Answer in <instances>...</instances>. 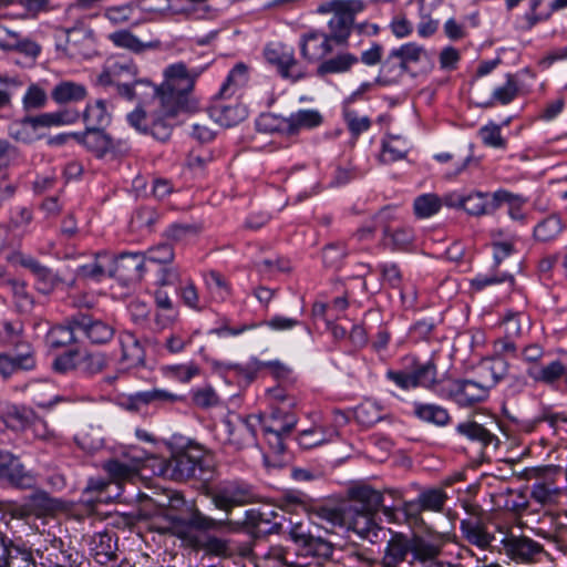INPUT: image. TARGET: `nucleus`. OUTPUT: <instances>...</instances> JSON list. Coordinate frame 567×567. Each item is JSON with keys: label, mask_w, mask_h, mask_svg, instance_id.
<instances>
[{"label": "nucleus", "mask_w": 567, "mask_h": 567, "mask_svg": "<svg viewBox=\"0 0 567 567\" xmlns=\"http://www.w3.org/2000/svg\"><path fill=\"white\" fill-rule=\"evenodd\" d=\"M78 275L82 278L100 281L111 277V255L107 251H100L95 259L78 268Z\"/></svg>", "instance_id": "nucleus-40"}, {"label": "nucleus", "mask_w": 567, "mask_h": 567, "mask_svg": "<svg viewBox=\"0 0 567 567\" xmlns=\"http://www.w3.org/2000/svg\"><path fill=\"white\" fill-rule=\"evenodd\" d=\"M404 524L410 528H421L425 522L423 518L424 509L421 506L419 497L412 501H403L401 505Z\"/></svg>", "instance_id": "nucleus-57"}, {"label": "nucleus", "mask_w": 567, "mask_h": 567, "mask_svg": "<svg viewBox=\"0 0 567 567\" xmlns=\"http://www.w3.org/2000/svg\"><path fill=\"white\" fill-rule=\"evenodd\" d=\"M210 117L221 126L230 127L245 120L247 111L239 104H225L216 102L210 107Z\"/></svg>", "instance_id": "nucleus-35"}, {"label": "nucleus", "mask_w": 567, "mask_h": 567, "mask_svg": "<svg viewBox=\"0 0 567 567\" xmlns=\"http://www.w3.org/2000/svg\"><path fill=\"white\" fill-rule=\"evenodd\" d=\"M565 223L558 214H551L539 220L533 229V238L539 244H550L555 241L563 230Z\"/></svg>", "instance_id": "nucleus-32"}, {"label": "nucleus", "mask_w": 567, "mask_h": 567, "mask_svg": "<svg viewBox=\"0 0 567 567\" xmlns=\"http://www.w3.org/2000/svg\"><path fill=\"white\" fill-rule=\"evenodd\" d=\"M249 81V70L245 63H237L228 73L225 82L221 84L218 96L227 99L233 96L239 89L246 86Z\"/></svg>", "instance_id": "nucleus-41"}, {"label": "nucleus", "mask_w": 567, "mask_h": 567, "mask_svg": "<svg viewBox=\"0 0 567 567\" xmlns=\"http://www.w3.org/2000/svg\"><path fill=\"white\" fill-rule=\"evenodd\" d=\"M285 117L282 123L287 137L298 136L302 131L313 130L323 123L322 114L315 109H301Z\"/></svg>", "instance_id": "nucleus-24"}, {"label": "nucleus", "mask_w": 567, "mask_h": 567, "mask_svg": "<svg viewBox=\"0 0 567 567\" xmlns=\"http://www.w3.org/2000/svg\"><path fill=\"white\" fill-rule=\"evenodd\" d=\"M518 93L516 81L512 75H507V81L504 85L496 87L491 96V101L487 103L488 106H493L496 103L506 105L511 103Z\"/></svg>", "instance_id": "nucleus-61"}, {"label": "nucleus", "mask_w": 567, "mask_h": 567, "mask_svg": "<svg viewBox=\"0 0 567 567\" xmlns=\"http://www.w3.org/2000/svg\"><path fill=\"white\" fill-rule=\"evenodd\" d=\"M154 473L176 482H184L196 476L200 470V455H194L189 449L172 454L168 460L153 457Z\"/></svg>", "instance_id": "nucleus-12"}, {"label": "nucleus", "mask_w": 567, "mask_h": 567, "mask_svg": "<svg viewBox=\"0 0 567 567\" xmlns=\"http://www.w3.org/2000/svg\"><path fill=\"white\" fill-rule=\"evenodd\" d=\"M258 417L233 415L224 419L217 437L226 450L238 452L257 445Z\"/></svg>", "instance_id": "nucleus-7"}, {"label": "nucleus", "mask_w": 567, "mask_h": 567, "mask_svg": "<svg viewBox=\"0 0 567 567\" xmlns=\"http://www.w3.org/2000/svg\"><path fill=\"white\" fill-rule=\"evenodd\" d=\"M266 61L277 69L278 74L292 83L307 76V72L295 56L293 48L281 42H271L264 49Z\"/></svg>", "instance_id": "nucleus-13"}, {"label": "nucleus", "mask_w": 567, "mask_h": 567, "mask_svg": "<svg viewBox=\"0 0 567 567\" xmlns=\"http://www.w3.org/2000/svg\"><path fill=\"white\" fill-rule=\"evenodd\" d=\"M204 281L214 300L223 302L231 296V287L220 272L216 270L205 272Z\"/></svg>", "instance_id": "nucleus-48"}, {"label": "nucleus", "mask_w": 567, "mask_h": 567, "mask_svg": "<svg viewBox=\"0 0 567 567\" xmlns=\"http://www.w3.org/2000/svg\"><path fill=\"white\" fill-rule=\"evenodd\" d=\"M208 495L216 508L227 513L252 503L257 496L254 487L241 480L224 481L213 487Z\"/></svg>", "instance_id": "nucleus-11"}, {"label": "nucleus", "mask_w": 567, "mask_h": 567, "mask_svg": "<svg viewBox=\"0 0 567 567\" xmlns=\"http://www.w3.org/2000/svg\"><path fill=\"white\" fill-rule=\"evenodd\" d=\"M151 458L153 460V456L150 452L131 445L120 456L107 461L103 467L117 484L134 483L140 480L145 462Z\"/></svg>", "instance_id": "nucleus-9"}, {"label": "nucleus", "mask_w": 567, "mask_h": 567, "mask_svg": "<svg viewBox=\"0 0 567 567\" xmlns=\"http://www.w3.org/2000/svg\"><path fill=\"white\" fill-rule=\"evenodd\" d=\"M138 66L128 58H115L106 62L102 73L99 75V83L103 86H114L121 95V86L130 85L138 75Z\"/></svg>", "instance_id": "nucleus-18"}, {"label": "nucleus", "mask_w": 567, "mask_h": 567, "mask_svg": "<svg viewBox=\"0 0 567 567\" xmlns=\"http://www.w3.org/2000/svg\"><path fill=\"white\" fill-rule=\"evenodd\" d=\"M403 361L410 372L389 369L385 372L386 380L404 391L424 388L436 393L442 384L437 380V368L432 359L421 362L415 355H406Z\"/></svg>", "instance_id": "nucleus-4"}, {"label": "nucleus", "mask_w": 567, "mask_h": 567, "mask_svg": "<svg viewBox=\"0 0 567 567\" xmlns=\"http://www.w3.org/2000/svg\"><path fill=\"white\" fill-rule=\"evenodd\" d=\"M177 295L186 307L197 312L204 310L205 306L200 301L197 288L192 280H186L185 282L181 284V286L177 288Z\"/></svg>", "instance_id": "nucleus-64"}, {"label": "nucleus", "mask_w": 567, "mask_h": 567, "mask_svg": "<svg viewBox=\"0 0 567 567\" xmlns=\"http://www.w3.org/2000/svg\"><path fill=\"white\" fill-rule=\"evenodd\" d=\"M80 117L85 128H106L112 122V113L103 99L87 102Z\"/></svg>", "instance_id": "nucleus-30"}, {"label": "nucleus", "mask_w": 567, "mask_h": 567, "mask_svg": "<svg viewBox=\"0 0 567 567\" xmlns=\"http://www.w3.org/2000/svg\"><path fill=\"white\" fill-rule=\"evenodd\" d=\"M383 244L392 250H408L414 241L412 227L398 224L391 228H384Z\"/></svg>", "instance_id": "nucleus-37"}, {"label": "nucleus", "mask_w": 567, "mask_h": 567, "mask_svg": "<svg viewBox=\"0 0 567 567\" xmlns=\"http://www.w3.org/2000/svg\"><path fill=\"white\" fill-rule=\"evenodd\" d=\"M200 372L199 365L194 361L164 367L165 375L182 383L190 382L194 378L198 377Z\"/></svg>", "instance_id": "nucleus-55"}, {"label": "nucleus", "mask_w": 567, "mask_h": 567, "mask_svg": "<svg viewBox=\"0 0 567 567\" xmlns=\"http://www.w3.org/2000/svg\"><path fill=\"white\" fill-rule=\"evenodd\" d=\"M507 282L509 287L514 285V277L506 272L477 274L470 281V286L475 291H482L486 287Z\"/></svg>", "instance_id": "nucleus-56"}, {"label": "nucleus", "mask_w": 567, "mask_h": 567, "mask_svg": "<svg viewBox=\"0 0 567 567\" xmlns=\"http://www.w3.org/2000/svg\"><path fill=\"white\" fill-rule=\"evenodd\" d=\"M478 136L485 146L493 148H506L507 141L502 136L501 126L496 123H488L478 131Z\"/></svg>", "instance_id": "nucleus-60"}, {"label": "nucleus", "mask_w": 567, "mask_h": 567, "mask_svg": "<svg viewBox=\"0 0 567 567\" xmlns=\"http://www.w3.org/2000/svg\"><path fill=\"white\" fill-rule=\"evenodd\" d=\"M37 116H25L21 120L12 122L8 127V135L16 142L30 144L41 138L38 130L42 127Z\"/></svg>", "instance_id": "nucleus-33"}, {"label": "nucleus", "mask_w": 567, "mask_h": 567, "mask_svg": "<svg viewBox=\"0 0 567 567\" xmlns=\"http://www.w3.org/2000/svg\"><path fill=\"white\" fill-rule=\"evenodd\" d=\"M424 512L441 513L449 499L447 493L441 487L422 488L417 494Z\"/></svg>", "instance_id": "nucleus-50"}, {"label": "nucleus", "mask_w": 567, "mask_h": 567, "mask_svg": "<svg viewBox=\"0 0 567 567\" xmlns=\"http://www.w3.org/2000/svg\"><path fill=\"white\" fill-rule=\"evenodd\" d=\"M413 414L420 421L443 427L451 423L449 411L435 403L413 402Z\"/></svg>", "instance_id": "nucleus-34"}, {"label": "nucleus", "mask_w": 567, "mask_h": 567, "mask_svg": "<svg viewBox=\"0 0 567 567\" xmlns=\"http://www.w3.org/2000/svg\"><path fill=\"white\" fill-rule=\"evenodd\" d=\"M109 39L116 48L128 50L135 54H141L146 50L157 49L161 44L158 40L143 42L128 30L112 32Z\"/></svg>", "instance_id": "nucleus-36"}, {"label": "nucleus", "mask_w": 567, "mask_h": 567, "mask_svg": "<svg viewBox=\"0 0 567 567\" xmlns=\"http://www.w3.org/2000/svg\"><path fill=\"white\" fill-rule=\"evenodd\" d=\"M375 513L358 509H326V517L333 526H346L360 538L374 544L385 536V530L374 519Z\"/></svg>", "instance_id": "nucleus-5"}, {"label": "nucleus", "mask_w": 567, "mask_h": 567, "mask_svg": "<svg viewBox=\"0 0 567 567\" xmlns=\"http://www.w3.org/2000/svg\"><path fill=\"white\" fill-rule=\"evenodd\" d=\"M429 60L426 49L416 42H406L392 48L384 56L374 83L380 86L398 84L411 66Z\"/></svg>", "instance_id": "nucleus-2"}, {"label": "nucleus", "mask_w": 567, "mask_h": 567, "mask_svg": "<svg viewBox=\"0 0 567 567\" xmlns=\"http://www.w3.org/2000/svg\"><path fill=\"white\" fill-rule=\"evenodd\" d=\"M145 264L143 252H122L117 257L111 256V277L125 285L138 282L146 271Z\"/></svg>", "instance_id": "nucleus-20"}, {"label": "nucleus", "mask_w": 567, "mask_h": 567, "mask_svg": "<svg viewBox=\"0 0 567 567\" xmlns=\"http://www.w3.org/2000/svg\"><path fill=\"white\" fill-rule=\"evenodd\" d=\"M364 9L363 0H329L319 7L320 13H332L323 33L333 45L348 47L355 16Z\"/></svg>", "instance_id": "nucleus-3"}, {"label": "nucleus", "mask_w": 567, "mask_h": 567, "mask_svg": "<svg viewBox=\"0 0 567 567\" xmlns=\"http://www.w3.org/2000/svg\"><path fill=\"white\" fill-rule=\"evenodd\" d=\"M424 539L425 537L414 533L408 535L390 530V538L380 560L381 567H402V564L408 560V556L411 555L412 558L419 544Z\"/></svg>", "instance_id": "nucleus-15"}, {"label": "nucleus", "mask_w": 567, "mask_h": 567, "mask_svg": "<svg viewBox=\"0 0 567 567\" xmlns=\"http://www.w3.org/2000/svg\"><path fill=\"white\" fill-rule=\"evenodd\" d=\"M506 204L508 209L507 214L514 221L520 224L527 223V215L524 207L527 204V198L523 195L514 194L507 189H497L491 196V209L497 210L502 205Z\"/></svg>", "instance_id": "nucleus-25"}, {"label": "nucleus", "mask_w": 567, "mask_h": 567, "mask_svg": "<svg viewBox=\"0 0 567 567\" xmlns=\"http://www.w3.org/2000/svg\"><path fill=\"white\" fill-rule=\"evenodd\" d=\"M463 537L472 545L486 549L494 540V536L487 532L484 524L474 519H463L460 524Z\"/></svg>", "instance_id": "nucleus-38"}, {"label": "nucleus", "mask_w": 567, "mask_h": 567, "mask_svg": "<svg viewBox=\"0 0 567 567\" xmlns=\"http://www.w3.org/2000/svg\"><path fill=\"white\" fill-rule=\"evenodd\" d=\"M117 542L110 532L96 533L91 542V553L100 565H106L116 558Z\"/></svg>", "instance_id": "nucleus-31"}, {"label": "nucleus", "mask_w": 567, "mask_h": 567, "mask_svg": "<svg viewBox=\"0 0 567 567\" xmlns=\"http://www.w3.org/2000/svg\"><path fill=\"white\" fill-rule=\"evenodd\" d=\"M350 504L344 509L377 513L383 504V494L369 485H357L349 489Z\"/></svg>", "instance_id": "nucleus-26"}, {"label": "nucleus", "mask_w": 567, "mask_h": 567, "mask_svg": "<svg viewBox=\"0 0 567 567\" xmlns=\"http://www.w3.org/2000/svg\"><path fill=\"white\" fill-rule=\"evenodd\" d=\"M385 56V48L378 41H372L370 47L364 49L360 55L343 49L326 61L319 69L320 74H346L353 70L360 62L374 68L381 65Z\"/></svg>", "instance_id": "nucleus-8"}, {"label": "nucleus", "mask_w": 567, "mask_h": 567, "mask_svg": "<svg viewBox=\"0 0 567 567\" xmlns=\"http://www.w3.org/2000/svg\"><path fill=\"white\" fill-rule=\"evenodd\" d=\"M71 137L97 158H103L115 147L113 138L105 128H85L83 132L72 133Z\"/></svg>", "instance_id": "nucleus-22"}, {"label": "nucleus", "mask_w": 567, "mask_h": 567, "mask_svg": "<svg viewBox=\"0 0 567 567\" xmlns=\"http://www.w3.org/2000/svg\"><path fill=\"white\" fill-rule=\"evenodd\" d=\"M362 175L363 173L352 161H344L336 166L330 185L336 187L344 186L348 183L360 178Z\"/></svg>", "instance_id": "nucleus-54"}, {"label": "nucleus", "mask_w": 567, "mask_h": 567, "mask_svg": "<svg viewBox=\"0 0 567 567\" xmlns=\"http://www.w3.org/2000/svg\"><path fill=\"white\" fill-rule=\"evenodd\" d=\"M269 409L279 408L292 411L298 404V396L293 388H286L281 384L267 390Z\"/></svg>", "instance_id": "nucleus-43"}, {"label": "nucleus", "mask_w": 567, "mask_h": 567, "mask_svg": "<svg viewBox=\"0 0 567 567\" xmlns=\"http://www.w3.org/2000/svg\"><path fill=\"white\" fill-rule=\"evenodd\" d=\"M32 220L33 212L30 207L16 206L10 210L9 227L13 230L25 234Z\"/></svg>", "instance_id": "nucleus-62"}, {"label": "nucleus", "mask_w": 567, "mask_h": 567, "mask_svg": "<svg viewBox=\"0 0 567 567\" xmlns=\"http://www.w3.org/2000/svg\"><path fill=\"white\" fill-rule=\"evenodd\" d=\"M409 152L408 143L400 136H388L382 141L381 162L391 164L403 159Z\"/></svg>", "instance_id": "nucleus-49"}, {"label": "nucleus", "mask_w": 567, "mask_h": 567, "mask_svg": "<svg viewBox=\"0 0 567 567\" xmlns=\"http://www.w3.org/2000/svg\"><path fill=\"white\" fill-rule=\"evenodd\" d=\"M58 56L75 61L85 60L95 53L93 31L87 28H72L63 31L55 43Z\"/></svg>", "instance_id": "nucleus-10"}, {"label": "nucleus", "mask_w": 567, "mask_h": 567, "mask_svg": "<svg viewBox=\"0 0 567 567\" xmlns=\"http://www.w3.org/2000/svg\"><path fill=\"white\" fill-rule=\"evenodd\" d=\"M501 544L506 557L517 564H538L546 555L540 543L526 536L509 534L501 540Z\"/></svg>", "instance_id": "nucleus-16"}, {"label": "nucleus", "mask_w": 567, "mask_h": 567, "mask_svg": "<svg viewBox=\"0 0 567 567\" xmlns=\"http://www.w3.org/2000/svg\"><path fill=\"white\" fill-rule=\"evenodd\" d=\"M0 553V567H37L32 550L25 546L16 545L6 538Z\"/></svg>", "instance_id": "nucleus-29"}, {"label": "nucleus", "mask_w": 567, "mask_h": 567, "mask_svg": "<svg viewBox=\"0 0 567 567\" xmlns=\"http://www.w3.org/2000/svg\"><path fill=\"white\" fill-rule=\"evenodd\" d=\"M199 72L188 70L184 63L168 65L161 86L147 79H134L121 86V97L137 101L136 107L126 115L131 127L141 134L167 142L181 112H194L197 102L192 92Z\"/></svg>", "instance_id": "nucleus-1"}, {"label": "nucleus", "mask_w": 567, "mask_h": 567, "mask_svg": "<svg viewBox=\"0 0 567 567\" xmlns=\"http://www.w3.org/2000/svg\"><path fill=\"white\" fill-rule=\"evenodd\" d=\"M80 113L74 109H64L56 112L42 113L38 115V123L42 127L62 126L75 123Z\"/></svg>", "instance_id": "nucleus-52"}, {"label": "nucleus", "mask_w": 567, "mask_h": 567, "mask_svg": "<svg viewBox=\"0 0 567 567\" xmlns=\"http://www.w3.org/2000/svg\"><path fill=\"white\" fill-rule=\"evenodd\" d=\"M481 369L483 372V380L481 382L486 386L487 393H489V390L504 379L507 371V363L504 361H495L483 364Z\"/></svg>", "instance_id": "nucleus-58"}, {"label": "nucleus", "mask_w": 567, "mask_h": 567, "mask_svg": "<svg viewBox=\"0 0 567 567\" xmlns=\"http://www.w3.org/2000/svg\"><path fill=\"white\" fill-rule=\"evenodd\" d=\"M0 480L20 489H30L37 485V476L25 470L19 456L7 450H0Z\"/></svg>", "instance_id": "nucleus-17"}, {"label": "nucleus", "mask_w": 567, "mask_h": 567, "mask_svg": "<svg viewBox=\"0 0 567 567\" xmlns=\"http://www.w3.org/2000/svg\"><path fill=\"white\" fill-rule=\"evenodd\" d=\"M442 208L441 197L434 193L422 194L413 202V210L417 218H429Z\"/></svg>", "instance_id": "nucleus-53"}, {"label": "nucleus", "mask_w": 567, "mask_h": 567, "mask_svg": "<svg viewBox=\"0 0 567 567\" xmlns=\"http://www.w3.org/2000/svg\"><path fill=\"white\" fill-rule=\"evenodd\" d=\"M79 331L73 327V316L66 326H55L47 334V342L51 348L66 347L78 340Z\"/></svg>", "instance_id": "nucleus-46"}, {"label": "nucleus", "mask_w": 567, "mask_h": 567, "mask_svg": "<svg viewBox=\"0 0 567 567\" xmlns=\"http://www.w3.org/2000/svg\"><path fill=\"white\" fill-rule=\"evenodd\" d=\"M23 324L20 320H2L0 321V342L7 347L19 344L23 339Z\"/></svg>", "instance_id": "nucleus-59"}, {"label": "nucleus", "mask_w": 567, "mask_h": 567, "mask_svg": "<svg viewBox=\"0 0 567 567\" xmlns=\"http://www.w3.org/2000/svg\"><path fill=\"white\" fill-rule=\"evenodd\" d=\"M16 351L14 357H11L13 363V372L17 370H33L37 365L35 351L33 347L23 339L19 344L12 347Z\"/></svg>", "instance_id": "nucleus-51"}, {"label": "nucleus", "mask_w": 567, "mask_h": 567, "mask_svg": "<svg viewBox=\"0 0 567 567\" xmlns=\"http://www.w3.org/2000/svg\"><path fill=\"white\" fill-rule=\"evenodd\" d=\"M489 193L480 190L470 192L464 196L463 208L468 215L480 217L495 212L491 209Z\"/></svg>", "instance_id": "nucleus-44"}, {"label": "nucleus", "mask_w": 567, "mask_h": 567, "mask_svg": "<svg viewBox=\"0 0 567 567\" xmlns=\"http://www.w3.org/2000/svg\"><path fill=\"white\" fill-rule=\"evenodd\" d=\"M87 91L83 84L72 81H62L54 86L51 96L58 104L79 102L86 97Z\"/></svg>", "instance_id": "nucleus-42"}, {"label": "nucleus", "mask_w": 567, "mask_h": 567, "mask_svg": "<svg viewBox=\"0 0 567 567\" xmlns=\"http://www.w3.org/2000/svg\"><path fill=\"white\" fill-rule=\"evenodd\" d=\"M455 430L460 435L465 436L470 441L477 442L484 447L492 444L496 447L499 443L495 434L475 421L458 423Z\"/></svg>", "instance_id": "nucleus-39"}, {"label": "nucleus", "mask_w": 567, "mask_h": 567, "mask_svg": "<svg viewBox=\"0 0 567 567\" xmlns=\"http://www.w3.org/2000/svg\"><path fill=\"white\" fill-rule=\"evenodd\" d=\"M183 400L182 396L162 389L138 391L121 398V406L131 412H140L153 403H174Z\"/></svg>", "instance_id": "nucleus-23"}, {"label": "nucleus", "mask_w": 567, "mask_h": 567, "mask_svg": "<svg viewBox=\"0 0 567 567\" xmlns=\"http://www.w3.org/2000/svg\"><path fill=\"white\" fill-rule=\"evenodd\" d=\"M383 415V406L374 400H364L354 409L357 422L367 427L381 421Z\"/></svg>", "instance_id": "nucleus-47"}, {"label": "nucleus", "mask_w": 567, "mask_h": 567, "mask_svg": "<svg viewBox=\"0 0 567 567\" xmlns=\"http://www.w3.org/2000/svg\"><path fill=\"white\" fill-rule=\"evenodd\" d=\"M526 373L533 381L548 386H555L560 380H564L567 388V365L559 359L542 367L529 365Z\"/></svg>", "instance_id": "nucleus-27"}, {"label": "nucleus", "mask_w": 567, "mask_h": 567, "mask_svg": "<svg viewBox=\"0 0 567 567\" xmlns=\"http://www.w3.org/2000/svg\"><path fill=\"white\" fill-rule=\"evenodd\" d=\"M328 441V434L322 426H312L299 433L297 442L300 447L309 450Z\"/></svg>", "instance_id": "nucleus-63"}, {"label": "nucleus", "mask_w": 567, "mask_h": 567, "mask_svg": "<svg viewBox=\"0 0 567 567\" xmlns=\"http://www.w3.org/2000/svg\"><path fill=\"white\" fill-rule=\"evenodd\" d=\"M436 394L454 402L461 408H468L487 399L486 386L481 381L456 379L442 384Z\"/></svg>", "instance_id": "nucleus-14"}, {"label": "nucleus", "mask_w": 567, "mask_h": 567, "mask_svg": "<svg viewBox=\"0 0 567 567\" xmlns=\"http://www.w3.org/2000/svg\"><path fill=\"white\" fill-rule=\"evenodd\" d=\"M258 417V426L262 430V436L270 451L282 454L286 450V439L291 434L298 423L297 415L289 410L271 408L268 413L255 415Z\"/></svg>", "instance_id": "nucleus-6"}, {"label": "nucleus", "mask_w": 567, "mask_h": 567, "mask_svg": "<svg viewBox=\"0 0 567 567\" xmlns=\"http://www.w3.org/2000/svg\"><path fill=\"white\" fill-rule=\"evenodd\" d=\"M300 54L302 59L310 63H318L316 73L320 78L328 76L329 74H320V66L333 56V44L320 31H311L303 34L300 39Z\"/></svg>", "instance_id": "nucleus-19"}, {"label": "nucleus", "mask_w": 567, "mask_h": 567, "mask_svg": "<svg viewBox=\"0 0 567 567\" xmlns=\"http://www.w3.org/2000/svg\"><path fill=\"white\" fill-rule=\"evenodd\" d=\"M118 343L122 352L120 360L126 369L144 364L145 350L134 333L122 331L118 334Z\"/></svg>", "instance_id": "nucleus-28"}, {"label": "nucleus", "mask_w": 567, "mask_h": 567, "mask_svg": "<svg viewBox=\"0 0 567 567\" xmlns=\"http://www.w3.org/2000/svg\"><path fill=\"white\" fill-rule=\"evenodd\" d=\"M441 546L430 539H424L417 546L416 553L409 560L411 567H430V564H439Z\"/></svg>", "instance_id": "nucleus-45"}, {"label": "nucleus", "mask_w": 567, "mask_h": 567, "mask_svg": "<svg viewBox=\"0 0 567 567\" xmlns=\"http://www.w3.org/2000/svg\"><path fill=\"white\" fill-rule=\"evenodd\" d=\"M73 327L92 344L107 343L115 333L112 324L87 313L74 315Z\"/></svg>", "instance_id": "nucleus-21"}]
</instances>
